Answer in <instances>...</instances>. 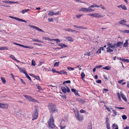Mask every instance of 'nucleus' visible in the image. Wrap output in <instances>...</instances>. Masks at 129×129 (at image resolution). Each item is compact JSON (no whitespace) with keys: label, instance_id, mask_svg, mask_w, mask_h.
I'll list each match as a JSON object with an SVG mask.
<instances>
[{"label":"nucleus","instance_id":"412c9836","mask_svg":"<svg viewBox=\"0 0 129 129\" xmlns=\"http://www.w3.org/2000/svg\"><path fill=\"white\" fill-rule=\"evenodd\" d=\"M120 59L127 63H128L129 62V60L128 59H125V58L122 59L121 58H120Z\"/></svg>","mask_w":129,"mask_h":129},{"label":"nucleus","instance_id":"cd10ccee","mask_svg":"<svg viewBox=\"0 0 129 129\" xmlns=\"http://www.w3.org/2000/svg\"><path fill=\"white\" fill-rule=\"evenodd\" d=\"M121 8L123 10H127V8L124 5H121Z\"/></svg>","mask_w":129,"mask_h":129},{"label":"nucleus","instance_id":"5701e85b","mask_svg":"<svg viewBox=\"0 0 129 129\" xmlns=\"http://www.w3.org/2000/svg\"><path fill=\"white\" fill-rule=\"evenodd\" d=\"M67 72L66 71H65L64 70H62L60 71V74H64L65 75H67Z\"/></svg>","mask_w":129,"mask_h":129},{"label":"nucleus","instance_id":"a878e982","mask_svg":"<svg viewBox=\"0 0 129 129\" xmlns=\"http://www.w3.org/2000/svg\"><path fill=\"white\" fill-rule=\"evenodd\" d=\"M29 10V9L23 10L21 11V13L23 14H24Z\"/></svg>","mask_w":129,"mask_h":129},{"label":"nucleus","instance_id":"1a4fd4ad","mask_svg":"<svg viewBox=\"0 0 129 129\" xmlns=\"http://www.w3.org/2000/svg\"><path fill=\"white\" fill-rule=\"evenodd\" d=\"M10 17L11 18H12L16 20H18V21L24 22L25 23L26 22V21H25V20H24L22 19H20V18H17V17H14L13 16H10Z\"/></svg>","mask_w":129,"mask_h":129},{"label":"nucleus","instance_id":"69168bd1","mask_svg":"<svg viewBox=\"0 0 129 129\" xmlns=\"http://www.w3.org/2000/svg\"><path fill=\"white\" fill-rule=\"evenodd\" d=\"M96 82L98 83H100L101 82V80H99L97 81Z\"/></svg>","mask_w":129,"mask_h":129},{"label":"nucleus","instance_id":"4c0bfd02","mask_svg":"<svg viewBox=\"0 0 129 129\" xmlns=\"http://www.w3.org/2000/svg\"><path fill=\"white\" fill-rule=\"evenodd\" d=\"M71 83V81L70 80H68L64 82H63V84H64L65 83Z\"/></svg>","mask_w":129,"mask_h":129},{"label":"nucleus","instance_id":"ea45409f","mask_svg":"<svg viewBox=\"0 0 129 129\" xmlns=\"http://www.w3.org/2000/svg\"><path fill=\"white\" fill-rule=\"evenodd\" d=\"M85 55H88V56H90V52H87L85 53L84 54Z\"/></svg>","mask_w":129,"mask_h":129},{"label":"nucleus","instance_id":"f257e3e1","mask_svg":"<svg viewBox=\"0 0 129 129\" xmlns=\"http://www.w3.org/2000/svg\"><path fill=\"white\" fill-rule=\"evenodd\" d=\"M48 106L51 113L56 111V106L54 104L52 103H49L48 104Z\"/></svg>","mask_w":129,"mask_h":129},{"label":"nucleus","instance_id":"6e6d98bb","mask_svg":"<svg viewBox=\"0 0 129 129\" xmlns=\"http://www.w3.org/2000/svg\"><path fill=\"white\" fill-rule=\"evenodd\" d=\"M105 108H106V110H107L108 111H109V112L110 111H111L110 110V109L109 107H107L106 106V107H105Z\"/></svg>","mask_w":129,"mask_h":129},{"label":"nucleus","instance_id":"4be33fe9","mask_svg":"<svg viewBox=\"0 0 129 129\" xmlns=\"http://www.w3.org/2000/svg\"><path fill=\"white\" fill-rule=\"evenodd\" d=\"M77 101H78L79 102L82 103H83L84 101L82 100L81 99L79 98H77L76 99Z\"/></svg>","mask_w":129,"mask_h":129},{"label":"nucleus","instance_id":"c85d7f7f","mask_svg":"<svg viewBox=\"0 0 129 129\" xmlns=\"http://www.w3.org/2000/svg\"><path fill=\"white\" fill-rule=\"evenodd\" d=\"M121 32H123L124 33H129V30H121Z\"/></svg>","mask_w":129,"mask_h":129},{"label":"nucleus","instance_id":"e433bc0d","mask_svg":"<svg viewBox=\"0 0 129 129\" xmlns=\"http://www.w3.org/2000/svg\"><path fill=\"white\" fill-rule=\"evenodd\" d=\"M60 127H61V129H64L65 128V125H62L61 124V125H60Z\"/></svg>","mask_w":129,"mask_h":129},{"label":"nucleus","instance_id":"864d4df0","mask_svg":"<svg viewBox=\"0 0 129 129\" xmlns=\"http://www.w3.org/2000/svg\"><path fill=\"white\" fill-rule=\"evenodd\" d=\"M100 7L103 10L105 9V7H104V6L103 5H100Z\"/></svg>","mask_w":129,"mask_h":129},{"label":"nucleus","instance_id":"9b49d317","mask_svg":"<svg viewBox=\"0 0 129 129\" xmlns=\"http://www.w3.org/2000/svg\"><path fill=\"white\" fill-rule=\"evenodd\" d=\"M59 11H58L56 13H55L52 11H50L49 12V13L48 14L49 16H52L54 15H59Z\"/></svg>","mask_w":129,"mask_h":129},{"label":"nucleus","instance_id":"0eeeda50","mask_svg":"<svg viewBox=\"0 0 129 129\" xmlns=\"http://www.w3.org/2000/svg\"><path fill=\"white\" fill-rule=\"evenodd\" d=\"M29 26L31 28H33L36 29L38 31L41 32H44V31L42 29L38 28L37 26H34L29 25Z\"/></svg>","mask_w":129,"mask_h":129},{"label":"nucleus","instance_id":"3c124183","mask_svg":"<svg viewBox=\"0 0 129 129\" xmlns=\"http://www.w3.org/2000/svg\"><path fill=\"white\" fill-rule=\"evenodd\" d=\"M67 69L68 70H74V68H72L70 67H68L67 68Z\"/></svg>","mask_w":129,"mask_h":129},{"label":"nucleus","instance_id":"a18cd8bd","mask_svg":"<svg viewBox=\"0 0 129 129\" xmlns=\"http://www.w3.org/2000/svg\"><path fill=\"white\" fill-rule=\"evenodd\" d=\"M31 64L33 66H35V61L34 60H33L31 62Z\"/></svg>","mask_w":129,"mask_h":129},{"label":"nucleus","instance_id":"7ed1b4c3","mask_svg":"<svg viewBox=\"0 0 129 129\" xmlns=\"http://www.w3.org/2000/svg\"><path fill=\"white\" fill-rule=\"evenodd\" d=\"M53 117L52 115H51L48 123L49 127L51 128H53L54 127L55 125L53 123Z\"/></svg>","mask_w":129,"mask_h":129},{"label":"nucleus","instance_id":"6ab92c4d","mask_svg":"<svg viewBox=\"0 0 129 129\" xmlns=\"http://www.w3.org/2000/svg\"><path fill=\"white\" fill-rule=\"evenodd\" d=\"M94 10L90 9V8H86V12H90L93 11Z\"/></svg>","mask_w":129,"mask_h":129},{"label":"nucleus","instance_id":"2eb2a0df","mask_svg":"<svg viewBox=\"0 0 129 129\" xmlns=\"http://www.w3.org/2000/svg\"><path fill=\"white\" fill-rule=\"evenodd\" d=\"M18 69L21 72H22L25 74L26 73V72L24 70L25 69L24 68H19Z\"/></svg>","mask_w":129,"mask_h":129},{"label":"nucleus","instance_id":"f03ea898","mask_svg":"<svg viewBox=\"0 0 129 129\" xmlns=\"http://www.w3.org/2000/svg\"><path fill=\"white\" fill-rule=\"evenodd\" d=\"M74 113L76 118L79 121H82L83 119V116L79 113V111L78 110H74Z\"/></svg>","mask_w":129,"mask_h":129},{"label":"nucleus","instance_id":"2f4dec72","mask_svg":"<svg viewBox=\"0 0 129 129\" xmlns=\"http://www.w3.org/2000/svg\"><path fill=\"white\" fill-rule=\"evenodd\" d=\"M32 40L33 41H35V42H37L38 43H41V41L40 40H36L35 39H32Z\"/></svg>","mask_w":129,"mask_h":129},{"label":"nucleus","instance_id":"c03bdc74","mask_svg":"<svg viewBox=\"0 0 129 129\" xmlns=\"http://www.w3.org/2000/svg\"><path fill=\"white\" fill-rule=\"evenodd\" d=\"M122 118L123 119L125 120L127 118V117L125 115H124L122 116Z\"/></svg>","mask_w":129,"mask_h":129},{"label":"nucleus","instance_id":"603ef678","mask_svg":"<svg viewBox=\"0 0 129 129\" xmlns=\"http://www.w3.org/2000/svg\"><path fill=\"white\" fill-rule=\"evenodd\" d=\"M64 30L65 31H71V29H70V28H65L64 29Z\"/></svg>","mask_w":129,"mask_h":129},{"label":"nucleus","instance_id":"5fc2aeb1","mask_svg":"<svg viewBox=\"0 0 129 129\" xmlns=\"http://www.w3.org/2000/svg\"><path fill=\"white\" fill-rule=\"evenodd\" d=\"M115 108H116L118 109H124V108L120 107H116V106L115 107Z\"/></svg>","mask_w":129,"mask_h":129},{"label":"nucleus","instance_id":"a211bd4d","mask_svg":"<svg viewBox=\"0 0 129 129\" xmlns=\"http://www.w3.org/2000/svg\"><path fill=\"white\" fill-rule=\"evenodd\" d=\"M123 44V42H119L117 43L116 44V46L117 47H120Z\"/></svg>","mask_w":129,"mask_h":129},{"label":"nucleus","instance_id":"423d86ee","mask_svg":"<svg viewBox=\"0 0 129 129\" xmlns=\"http://www.w3.org/2000/svg\"><path fill=\"white\" fill-rule=\"evenodd\" d=\"M24 96L27 100H28L30 102H36L37 101L36 100L34 99L31 98L30 96L27 95H24Z\"/></svg>","mask_w":129,"mask_h":129},{"label":"nucleus","instance_id":"20e7f679","mask_svg":"<svg viewBox=\"0 0 129 129\" xmlns=\"http://www.w3.org/2000/svg\"><path fill=\"white\" fill-rule=\"evenodd\" d=\"M37 108L36 107L35 108V109L32 115L33 118L32 120H34L37 118L38 117V113L37 111Z\"/></svg>","mask_w":129,"mask_h":129},{"label":"nucleus","instance_id":"774afa93","mask_svg":"<svg viewBox=\"0 0 129 129\" xmlns=\"http://www.w3.org/2000/svg\"><path fill=\"white\" fill-rule=\"evenodd\" d=\"M71 90L72 92H73L74 93H75V92H76V90L74 89H71Z\"/></svg>","mask_w":129,"mask_h":129},{"label":"nucleus","instance_id":"393cba45","mask_svg":"<svg viewBox=\"0 0 129 129\" xmlns=\"http://www.w3.org/2000/svg\"><path fill=\"white\" fill-rule=\"evenodd\" d=\"M25 76H26V77L28 79H29V80L30 81H31V79L30 78V77L29 76H28V75L27 74V73H26L25 74Z\"/></svg>","mask_w":129,"mask_h":129},{"label":"nucleus","instance_id":"49530a36","mask_svg":"<svg viewBox=\"0 0 129 129\" xmlns=\"http://www.w3.org/2000/svg\"><path fill=\"white\" fill-rule=\"evenodd\" d=\"M66 122L64 120H62L61 121L60 123V125H61V124L63 125L64 124H65L66 123Z\"/></svg>","mask_w":129,"mask_h":129},{"label":"nucleus","instance_id":"7c9ffc66","mask_svg":"<svg viewBox=\"0 0 129 129\" xmlns=\"http://www.w3.org/2000/svg\"><path fill=\"white\" fill-rule=\"evenodd\" d=\"M59 62H56L54 63V66L55 67H57L59 65Z\"/></svg>","mask_w":129,"mask_h":129},{"label":"nucleus","instance_id":"72a5a7b5","mask_svg":"<svg viewBox=\"0 0 129 129\" xmlns=\"http://www.w3.org/2000/svg\"><path fill=\"white\" fill-rule=\"evenodd\" d=\"M34 77L35 79H37L38 80H40V77L38 76H36L34 75Z\"/></svg>","mask_w":129,"mask_h":129},{"label":"nucleus","instance_id":"39448f33","mask_svg":"<svg viewBox=\"0 0 129 129\" xmlns=\"http://www.w3.org/2000/svg\"><path fill=\"white\" fill-rule=\"evenodd\" d=\"M61 88L62 91L64 93H66L67 91L69 92L70 91L69 88L67 86L61 87Z\"/></svg>","mask_w":129,"mask_h":129},{"label":"nucleus","instance_id":"f8f14e48","mask_svg":"<svg viewBox=\"0 0 129 129\" xmlns=\"http://www.w3.org/2000/svg\"><path fill=\"white\" fill-rule=\"evenodd\" d=\"M0 107L2 108L7 109L8 107V105L7 104H4L0 103Z\"/></svg>","mask_w":129,"mask_h":129},{"label":"nucleus","instance_id":"b1692460","mask_svg":"<svg viewBox=\"0 0 129 129\" xmlns=\"http://www.w3.org/2000/svg\"><path fill=\"white\" fill-rule=\"evenodd\" d=\"M128 44V41L127 40H126L125 42L123 44V46H124V47H126L127 46Z\"/></svg>","mask_w":129,"mask_h":129},{"label":"nucleus","instance_id":"c756f323","mask_svg":"<svg viewBox=\"0 0 129 129\" xmlns=\"http://www.w3.org/2000/svg\"><path fill=\"white\" fill-rule=\"evenodd\" d=\"M107 51L109 52H111L113 51V50L111 49L109 47L107 48Z\"/></svg>","mask_w":129,"mask_h":129},{"label":"nucleus","instance_id":"8fccbe9b","mask_svg":"<svg viewBox=\"0 0 129 129\" xmlns=\"http://www.w3.org/2000/svg\"><path fill=\"white\" fill-rule=\"evenodd\" d=\"M36 86H37V88L39 90H41L42 88L41 86L39 85H38L37 84L36 85Z\"/></svg>","mask_w":129,"mask_h":129},{"label":"nucleus","instance_id":"052dcab7","mask_svg":"<svg viewBox=\"0 0 129 129\" xmlns=\"http://www.w3.org/2000/svg\"><path fill=\"white\" fill-rule=\"evenodd\" d=\"M48 21L49 22H53V19L52 18H48Z\"/></svg>","mask_w":129,"mask_h":129},{"label":"nucleus","instance_id":"4d7b16f0","mask_svg":"<svg viewBox=\"0 0 129 129\" xmlns=\"http://www.w3.org/2000/svg\"><path fill=\"white\" fill-rule=\"evenodd\" d=\"M112 111L114 113V114L116 116L117 114V112L115 110H112Z\"/></svg>","mask_w":129,"mask_h":129},{"label":"nucleus","instance_id":"f704fd0d","mask_svg":"<svg viewBox=\"0 0 129 129\" xmlns=\"http://www.w3.org/2000/svg\"><path fill=\"white\" fill-rule=\"evenodd\" d=\"M103 68L105 70H109L110 69L111 67L109 66H108L106 67H104Z\"/></svg>","mask_w":129,"mask_h":129},{"label":"nucleus","instance_id":"aec40b11","mask_svg":"<svg viewBox=\"0 0 129 129\" xmlns=\"http://www.w3.org/2000/svg\"><path fill=\"white\" fill-rule=\"evenodd\" d=\"M86 8L83 7L79 9V11H80L86 12Z\"/></svg>","mask_w":129,"mask_h":129},{"label":"nucleus","instance_id":"6e6552de","mask_svg":"<svg viewBox=\"0 0 129 129\" xmlns=\"http://www.w3.org/2000/svg\"><path fill=\"white\" fill-rule=\"evenodd\" d=\"M107 44L108 46L112 48L115 47L116 45V44L114 43H107Z\"/></svg>","mask_w":129,"mask_h":129},{"label":"nucleus","instance_id":"ddd939ff","mask_svg":"<svg viewBox=\"0 0 129 129\" xmlns=\"http://www.w3.org/2000/svg\"><path fill=\"white\" fill-rule=\"evenodd\" d=\"M120 95L122 99L125 101L126 102L127 99L126 96L123 94V93L122 92H120Z\"/></svg>","mask_w":129,"mask_h":129},{"label":"nucleus","instance_id":"09e8293b","mask_svg":"<svg viewBox=\"0 0 129 129\" xmlns=\"http://www.w3.org/2000/svg\"><path fill=\"white\" fill-rule=\"evenodd\" d=\"M83 15V14L81 15H76V17L78 18H80Z\"/></svg>","mask_w":129,"mask_h":129},{"label":"nucleus","instance_id":"e2e57ef3","mask_svg":"<svg viewBox=\"0 0 129 129\" xmlns=\"http://www.w3.org/2000/svg\"><path fill=\"white\" fill-rule=\"evenodd\" d=\"M20 80L21 81V82H22V83H23V84H25V82H24V81L23 80V79H21Z\"/></svg>","mask_w":129,"mask_h":129},{"label":"nucleus","instance_id":"c9c22d12","mask_svg":"<svg viewBox=\"0 0 129 129\" xmlns=\"http://www.w3.org/2000/svg\"><path fill=\"white\" fill-rule=\"evenodd\" d=\"M1 79L3 83H5L6 82V81L4 78L1 77Z\"/></svg>","mask_w":129,"mask_h":129},{"label":"nucleus","instance_id":"4468645a","mask_svg":"<svg viewBox=\"0 0 129 129\" xmlns=\"http://www.w3.org/2000/svg\"><path fill=\"white\" fill-rule=\"evenodd\" d=\"M94 15V17L96 18H101L104 16L102 15L99 13H95Z\"/></svg>","mask_w":129,"mask_h":129},{"label":"nucleus","instance_id":"37998d69","mask_svg":"<svg viewBox=\"0 0 129 129\" xmlns=\"http://www.w3.org/2000/svg\"><path fill=\"white\" fill-rule=\"evenodd\" d=\"M54 41H56V43H60V40L58 39H53Z\"/></svg>","mask_w":129,"mask_h":129},{"label":"nucleus","instance_id":"bb28decb","mask_svg":"<svg viewBox=\"0 0 129 129\" xmlns=\"http://www.w3.org/2000/svg\"><path fill=\"white\" fill-rule=\"evenodd\" d=\"M8 48L7 47H0V50H8Z\"/></svg>","mask_w":129,"mask_h":129},{"label":"nucleus","instance_id":"79ce46f5","mask_svg":"<svg viewBox=\"0 0 129 129\" xmlns=\"http://www.w3.org/2000/svg\"><path fill=\"white\" fill-rule=\"evenodd\" d=\"M107 128V129H110V127L109 126V125L108 123H106V124Z\"/></svg>","mask_w":129,"mask_h":129},{"label":"nucleus","instance_id":"f3484780","mask_svg":"<svg viewBox=\"0 0 129 129\" xmlns=\"http://www.w3.org/2000/svg\"><path fill=\"white\" fill-rule=\"evenodd\" d=\"M126 22V21L125 20H121L119 22V23L122 24L124 25H126V24H125V23Z\"/></svg>","mask_w":129,"mask_h":129},{"label":"nucleus","instance_id":"de8ad7c7","mask_svg":"<svg viewBox=\"0 0 129 129\" xmlns=\"http://www.w3.org/2000/svg\"><path fill=\"white\" fill-rule=\"evenodd\" d=\"M94 13L89 14H87V15L94 17Z\"/></svg>","mask_w":129,"mask_h":129},{"label":"nucleus","instance_id":"13d9d810","mask_svg":"<svg viewBox=\"0 0 129 129\" xmlns=\"http://www.w3.org/2000/svg\"><path fill=\"white\" fill-rule=\"evenodd\" d=\"M61 47H62V48H63L67 47V46L64 44H62Z\"/></svg>","mask_w":129,"mask_h":129},{"label":"nucleus","instance_id":"9d476101","mask_svg":"<svg viewBox=\"0 0 129 129\" xmlns=\"http://www.w3.org/2000/svg\"><path fill=\"white\" fill-rule=\"evenodd\" d=\"M15 112L16 114L18 116H20V115H22V111L21 110L18 109H16L15 110Z\"/></svg>","mask_w":129,"mask_h":129},{"label":"nucleus","instance_id":"680f3d73","mask_svg":"<svg viewBox=\"0 0 129 129\" xmlns=\"http://www.w3.org/2000/svg\"><path fill=\"white\" fill-rule=\"evenodd\" d=\"M102 67V65H99L98 66H97L96 67V68H100Z\"/></svg>","mask_w":129,"mask_h":129},{"label":"nucleus","instance_id":"338daca9","mask_svg":"<svg viewBox=\"0 0 129 129\" xmlns=\"http://www.w3.org/2000/svg\"><path fill=\"white\" fill-rule=\"evenodd\" d=\"M108 117H107L106 118V123H108Z\"/></svg>","mask_w":129,"mask_h":129},{"label":"nucleus","instance_id":"bf43d9fd","mask_svg":"<svg viewBox=\"0 0 129 129\" xmlns=\"http://www.w3.org/2000/svg\"><path fill=\"white\" fill-rule=\"evenodd\" d=\"M79 28H81V29H87V28L86 27H83L82 26H79Z\"/></svg>","mask_w":129,"mask_h":129},{"label":"nucleus","instance_id":"0e129e2a","mask_svg":"<svg viewBox=\"0 0 129 129\" xmlns=\"http://www.w3.org/2000/svg\"><path fill=\"white\" fill-rule=\"evenodd\" d=\"M80 112L81 113H83L85 112V111L83 109H82L80 111Z\"/></svg>","mask_w":129,"mask_h":129},{"label":"nucleus","instance_id":"58836bf2","mask_svg":"<svg viewBox=\"0 0 129 129\" xmlns=\"http://www.w3.org/2000/svg\"><path fill=\"white\" fill-rule=\"evenodd\" d=\"M3 2L5 3H10L11 1H2Z\"/></svg>","mask_w":129,"mask_h":129},{"label":"nucleus","instance_id":"473e14b6","mask_svg":"<svg viewBox=\"0 0 129 129\" xmlns=\"http://www.w3.org/2000/svg\"><path fill=\"white\" fill-rule=\"evenodd\" d=\"M9 57L13 60H15L16 58L15 56L13 55H9Z\"/></svg>","mask_w":129,"mask_h":129},{"label":"nucleus","instance_id":"dca6fc26","mask_svg":"<svg viewBox=\"0 0 129 129\" xmlns=\"http://www.w3.org/2000/svg\"><path fill=\"white\" fill-rule=\"evenodd\" d=\"M66 38L69 41L73 42L74 41L72 37L71 36L66 37Z\"/></svg>","mask_w":129,"mask_h":129},{"label":"nucleus","instance_id":"a19ab883","mask_svg":"<svg viewBox=\"0 0 129 129\" xmlns=\"http://www.w3.org/2000/svg\"><path fill=\"white\" fill-rule=\"evenodd\" d=\"M81 75L82 78V79H83V78L85 76V74L84 73H82L81 74Z\"/></svg>","mask_w":129,"mask_h":129}]
</instances>
